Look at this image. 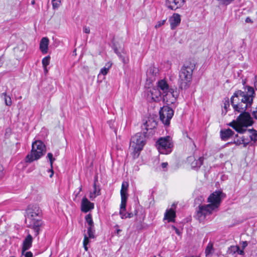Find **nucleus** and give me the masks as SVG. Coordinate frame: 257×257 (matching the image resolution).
<instances>
[{
    "instance_id": "obj_6",
    "label": "nucleus",
    "mask_w": 257,
    "mask_h": 257,
    "mask_svg": "<svg viewBox=\"0 0 257 257\" xmlns=\"http://www.w3.org/2000/svg\"><path fill=\"white\" fill-rule=\"evenodd\" d=\"M157 89L162 94V97L164 101L166 100L168 102V98H170V97H172V99L170 102L173 103L176 100L177 97V92H175L173 88L169 87L166 80L164 79L159 80L157 83Z\"/></svg>"
},
{
    "instance_id": "obj_38",
    "label": "nucleus",
    "mask_w": 257,
    "mask_h": 257,
    "mask_svg": "<svg viewBox=\"0 0 257 257\" xmlns=\"http://www.w3.org/2000/svg\"><path fill=\"white\" fill-rule=\"evenodd\" d=\"M126 202L127 201H121V204H120V210H123V211H125Z\"/></svg>"
},
{
    "instance_id": "obj_53",
    "label": "nucleus",
    "mask_w": 257,
    "mask_h": 257,
    "mask_svg": "<svg viewBox=\"0 0 257 257\" xmlns=\"http://www.w3.org/2000/svg\"><path fill=\"white\" fill-rule=\"evenodd\" d=\"M133 217V214L132 213H127L126 214V218H132Z\"/></svg>"
},
{
    "instance_id": "obj_5",
    "label": "nucleus",
    "mask_w": 257,
    "mask_h": 257,
    "mask_svg": "<svg viewBox=\"0 0 257 257\" xmlns=\"http://www.w3.org/2000/svg\"><path fill=\"white\" fill-rule=\"evenodd\" d=\"M46 151V146L41 141H36L32 144L31 153L26 157V162L31 163L39 159L44 155Z\"/></svg>"
},
{
    "instance_id": "obj_13",
    "label": "nucleus",
    "mask_w": 257,
    "mask_h": 257,
    "mask_svg": "<svg viewBox=\"0 0 257 257\" xmlns=\"http://www.w3.org/2000/svg\"><path fill=\"white\" fill-rule=\"evenodd\" d=\"M147 96L149 99H151L153 101L158 102L162 97V94L160 91L155 88H152L148 91Z\"/></svg>"
},
{
    "instance_id": "obj_47",
    "label": "nucleus",
    "mask_w": 257,
    "mask_h": 257,
    "mask_svg": "<svg viewBox=\"0 0 257 257\" xmlns=\"http://www.w3.org/2000/svg\"><path fill=\"white\" fill-rule=\"evenodd\" d=\"M247 242L246 241H243L241 242L242 248L244 249L247 246Z\"/></svg>"
},
{
    "instance_id": "obj_52",
    "label": "nucleus",
    "mask_w": 257,
    "mask_h": 257,
    "mask_svg": "<svg viewBox=\"0 0 257 257\" xmlns=\"http://www.w3.org/2000/svg\"><path fill=\"white\" fill-rule=\"evenodd\" d=\"M168 165V164L167 162H164L161 164V167L163 169L166 168L167 167Z\"/></svg>"
},
{
    "instance_id": "obj_40",
    "label": "nucleus",
    "mask_w": 257,
    "mask_h": 257,
    "mask_svg": "<svg viewBox=\"0 0 257 257\" xmlns=\"http://www.w3.org/2000/svg\"><path fill=\"white\" fill-rule=\"evenodd\" d=\"M124 212H125V211H123V210H119V214L120 215L121 218L122 219L126 218V213H125Z\"/></svg>"
},
{
    "instance_id": "obj_3",
    "label": "nucleus",
    "mask_w": 257,
    "mask_h": 257,
    "mask_svg": "<svg viewBox=\"0 0 257 257\" xmlns=\"http://www.w3.org/2000/svg\"><path fill=\"white\" fill-rule=\"evenodd\" d=\"M195 67L194 61H186L183 64L179 72L178 83L181 89H187L192 78V74Z\"/></svg>"
},
{
    "instance_id": "obj_2",
    "label": "nucleus",
    "mask_w": 257,
    "mask_h": 257,
    "mask_svg": "<svg viewBox=\"0 0 257 257\" xmlns=\"http://www.w3.org/2000/svg\"><path fill=\"white\" fill-rule=\"evenodd\" d=\"M224 194L221 191H216L211 193L207 199L208 204L199 205L196 209V218L200 222L204 221L214 211L218 210Z\"/></svg>"
},
{
    "instance_id": "obj_35",
    "label": "nucleus",
    "mask_w": 257,
    "mask_h": 257,
    "mask_svg": "<svg viewBox=\"0 0 257 257\" xmlns=\"http://www.w3.org/2000/svg\"><path fill=\"white\" fill-rule=\"evenodd\" d=\"M121 201H127L128 194L127 192H123L120 191Z\"/></svg>"
},
{
    "instance_id": "obj_8",
    "label": "nucleus",
    "mask_w": 257,
    "mask_h": 257,
    "mask_svg": "<svg viewBox=\"0 0 257 257\" xmlns=\"http://www.w3.org/2000/svg\"><path fill=\"white\" fill-rule=\"evenodd\" d=\"M27 218L31 223L41 221L42 211L37 205H30L26 210Z\"/></svg>"
},
{
    "instance_id": "obj_44",
    "label": "nucleus",
    "mask_w": 257,
    "mask_h": 257,
    "mask_svg": "<svg viewBox=\"0 0 257 257\" xmlns=\"http://www.w3.org/2000/svg\"><path fill=\"white\" fill-rule=\"evenodd\" d=\"M218 1L222 2L223 4L228 5L233 0H218Z\"/></svg>"
},
{
    "instance_id": "obj_50",
    "label": "nucleus",
    "mask_w": 257,
    "mask_h": 257,
    "mask_svg": "<svg viewBox=\"0 0 257 257\" xmlns=\"http://www.w3.org/2000/svg\"><path fill=\"white\" fill-rule=\"evenodd\" d=\"M3 171H4L3 167L1 165H0V178H2L4 175Z\"/></svg>"
},
{
    "instance_id": "obj_55",
    "label": "nucleus",
    "mask_w": 257,
    "mask_h": 257,
    "mask_svg": "<svg viewBox=\"0 0 257 257\" xmlns=\"http://www.w3.org/2000/svg\"><path fill=\"white\" fill-rule=\"evenodd\" d=\"M193 159H194V157H193L190 156V157L188 158V161H189V162L192 161Z\"/></svg>"
},
{
    "instance_id": "obj_10",
    "label": "nucleus",
    "mask_w": 257,
    "mask_h": 257,
    "mask_svg": "<svg viewBox=\"0 0 257 257\" xmlns=\"http://www.w3.org/2000/svg\"><path fill=\"white\" fill-rule=\"evenodd\" d=\"M157 126V121L153 117H149L142 126L143 134L147 137L153 135L154 133V130Z\"/></svg>"
},
{
    "instance_id": "obj_57",
    "label": "nucleus",
    "mask_w": 257,
    "mask_h": 257,
    "mask_svg": "<svg viewBox=\"0 0 257 257\" xmlns=\"http://www.w3.org/2000/svg\"><path fill=\"white\" fill-rule=\"evenodd\" d=\"M83 247L84 248V249L86 250V251H87L88 250V247H87V244H85V245H83Z\"/></svg>"
},
{
    "instance_id": "obj_21",
    "label": "nucleus",
    "mask_w": 257,
    "mask_h": 257,
    "mask_svg": "<svg viewBox=\"0 0 257 257\" xmlns=\"http://www.w3.org/2000/svg\"><path fill=\"white\" fill-rule=\"evenodd\" d=\"M228 125L239 133L243 134L245 131H246V128L240 127L237 120L236 121H233L230 122Z\"/></svg>"
},
{
    "instance_id": "obj_17",
    "label": "nucleus",
    "mask_w": 257,
    "mask_h": 257,
    "mask_svg": "<svg viewBox=\"0 0 257 257\" xmlns=\"http://www.w3.org/2000/svg\"><path fill=\"white\" fill-rule=\"evenodd\" d=\"M170 26L172 30L175 29L180 23V15L175 13L169 19Z\"/></svg>"
},
{
    "instance_id": "obj_54",
    "label": "nucleus",
    "mask_w": 257,
    "mask_h": 257,
    "mask_svg": "<svg viewBox=\"0 0 257 257\" xmlns=\"http://www.w3.org/2000/svg\"><path fill=\"white\" fill-rule=\"evenodd\" d=\"M251 22V20L249 17H247L246 18L245 22L248 23V22Z\"/></svg>"
},
{
    "instance_id": "obj_15",
    "label": "nucleus",
    "mask_w": 257,
    "mask_h": 257,
    "mask_svg": "<svg viewBox=\"0 0 257 257\" xmlns=\"http://www.w3.org/2000/svg\"><path fill=\"white\" fill-rule=\"evenodd\" d=\"M94 205L90 202L86 197L83 198L81 204V210L82 212L86 213L94 208Z\"/></svg>"
},
{
    "instance_id": "obj_1",
    "label": "nucleus",
    "mask_w": 257,
    "mask_h": 257,
    "mask_svg": "<svg viewBox=\"0 0 257 257\" xmlns=\"http://www.w3.org/2000/svg\"><path fill=\"white\" fill-rule=\"evenodd\" d=\"M244 88V91H236L231 97V104L235 111H244L252 104L255 96L254 89L249 86H246Z\"/></svg>"
},
{
    "instance_id": "obj_4",
    "label": "nucleus",
    "mask_w": 257,
    "mask_h": 257,
    "mask_svg": "<svg viewBox=\"0 0 257 257\" xmlns=\"http://www.w3.org/2000/svg\"><path fill=\"white\" fill-rule=\"evenodd\" d=\"M146 137L147 136L143 133H138L131 138L130 150L132 152L131 154L134 159L139 157L140 152L146 144Z\"/></svg>"
},
{
    "instance_id": "obj_46",
    "label": "nucleus",
    "mask_w": 257,
    "mask_h": 257,
    "mask_svg": "<svg viewBox=\"0 0 257 257\" xmlns=\"http://www.w3.org/2000/svg\"><path fill=\"white\" fill-rule=\"evenodd\" d=\"M111 65H112V63L109 62L106 63L103 67L106 68L107 69H108L109 70V69L111 68Z\"/></svg>"
},
{
    "instance_id": "obj_16",
    "label": "nucleus",
    "mask_w": 257,
    "mask_h": 257,
    "mask_svg": "<svg viewBox=\"0 0 257 257\" xmlns=\"http://www.w3.org/2000/svg\"><path fill=\"white\" fill-rule=\"evenodd\" d=\"M33 237L32 236L29 234L23 242L22 248V254H24L25 252L30 249L32 246Z\"/></svg>"
},
{
    "instance_id": "obj_49",
    "label": "nucleus",
    "mask_w": 257,
    "mask_h": 257,
    "mask_svg": "<svg viewBox=\"0 0 257 257\" xmlns=\"http://www.w3.org/2000/svg\"><path fill=\"white\" fill-rule=\"evenodd\" d=\"M237 253L240 255H244V252L243 249L242 248V249H240V247H239V249L237 251Z\"/></svg>"
},
{
    "instance_id": "obj_48",
    "label": "nucleus",
    "mask_w": 257,
    "mask_h": 257,
    "mask_svg": "<svg viewBox=\"0 0 257 257\" xmlns=\"http://www.w3.org/2000/svg\"><path fill=\"white\" fill-rule=\"evenodd\" d=\"M25 255V257H33V253L31 251L26 252Z\"/></svg>"
},
{
    "instance_id": "obj_37",
    "label": "nucleus",
    "mask_w": 257,
    "mask_h": 257,
    "mask_svg": "<svg viewBox=\"0 0 257 257\" xmlns=\"http://www.w3.org/2000/svg\"><path fill=\"white\" fill-rule=\"evenodd\" d=\"M118 56L124 64L127 63L128 60L127 58H125L124 55H122L121 53H119V54H118Z\"/></svg>"
},
{
    "instance_id": "obj_20",
    "label": "nucleus",
    "mask_w": 257,
    "mask_h": 257,
    "mask_svg": "<svg viewBox=\"0 0 257 257\" xmlns=\"http://www.w3.org/2000/svg\"><path fill=\"white\" fill-rule=\"evenodd\" d=\"M159 70L154 66H150L147 71V75L149 79L153 80L158 73Z\"/></svg>"
},
{
    "instance_id": "obj_56",
    "label": "nucleus",
    "mask_w": 257,
    "mask_h": 257,
    "mask_svg": "<svg viewBox=\"0 0 257 257\" xmlns=\"http://www.w3.org/2000/svg\"><path fill=\"white\" fill-rule=\"evenodd\" d=\"M43 68H44V72L45 74H46L48 72V70H47V67H43Z\"/></svg>"
},
{
    "instance_id": "obj_42",
    "label": "nucleus",
    "mask_w": 257,
    "mask_h": 257,
    "mask_svg": "<svg viewBox=\"0 0 257 257\" xmlns=\"http://www.w3.org/2000/svg\"><path fill=\"white\" fill-rule=\"evenodd\" d=\"M229 106V102L228 100L225 101L224 103L223 108L225 109V113L227 112V108Z\"/></svg>"
},
{
    "instance_id": "obj_22",
    "label": "nucleus",
    "mask_w": 257,
    "mask_h": 257,
    "mask_svg": "<svg viewBox=\"0 0 257 257\" xmlns=\"http://www.w3.org/2000/svg\"><path fill=\"white\" fill-rule=\"evenodd\" d=\"M93 190L92 192L90 193V198H94L97 196H98L100 195V189L99 187H97L96 182H94L93 184Z\"/></svg>"
},
{
    "instance_id": "obj_64",
    "label": "nucleus",
    "mask_w": 257,
    "mask_h": 257,
    "mask_svg": "<svg viewBox=\"0 0 257 257\" xmlns=\"http://www.w3.org/2000/svg\"><path fill=\"white\" fill-rule=\"evenodd\" d=\"M35 0H33V1L31 2V4H32V5H35Z\"/></svg>"
},
{
    "instance_id": "obj_26",
    "label": "nucleus",
    "mask_w": 257,
    "mask_h": 257,
    "mask_svg": "<svg viewBox=\"0 0 257 257\" xmlns=\"http://www.w3.org/2000/svg\"><path fill=\"white\" fill-rule=\"evenodd\" d=\"M47 158L49 159V160L50 161V166H51V169L49 171L51 172V174L50 175V177H52L53 176V174H54L52 168H53V162L55 160V159L53 158V155L51 153H49L47 154Z\"/></svg>"
},
{
    "instance_id": "obj_28",
    "label": "nucleus",
    "mask_w": 257,
    "mask_h": 257,
    "mask_svg": "<svg viewBox=\"0 0 257 257\" xmlns=\"http://www.w3.org/2000/svg\"><path fill=\"white\" fill-rule=\"evenodd\" d=\"M86 222L89 225V227H94V223L92 220V215L90 214H88L85 216Z\"/></svg>"
},
{
    "instance_id": "obj_30",
    "label": "nucleus",
    "mask_w": 257,
    "mask_h": 257,
    "mask_svg": "<svg viewBox=\"0 0 257 257\" xmlns=\"http://www.w3.org/2000/svg\"><path fill=\"white\" fill-rule=\"evenodd\" d=\"M213 251V245L212 244L209 243L205 249V254L206 256H209L212 253Z\"/></svg>"
},
{
    "instance_id": "obj_33",
    "label": "nucleus",
    "mask_w": 257,
    "mask_h": 257,
    "mask_svg": "<svg viewBox=\"0 0 257 257\" xmlns=\"http://www.w3.org/2000/svg\"><path fill=\"white\" fill-rule=\"evenodd\" d=\"M52 4L54 9H57L61 4V0H52Z\"/></svg>"
},
{
    "instance_id": "obj_32",
    "label": "nucleus",
    "mask_w": 257,
    "mask_h": 257,
    "mask_svg": "<svg viewBox=\"0 0 257 257\" xmlns=\"http://www.w3.org/2000/svg\"><path fill=\"white\" fill-rule=\"evenodd\" d=\"M251 141H253L257 145V131H253L250 135Z\"/></svg>"
},
{
    "instance_id": "obj_41",
    "label": "nucleus",
    "mask_w": 257,
    "mask_h": 257,
    "mask_svg": "<svg viewBox=\"0 0 257 257\" xmlns=\"http://www.w3.org/2000/svg\"><path fill=\"white\" fill-rule=\"evenodd\" d=\"M165 22H166V20H163V21L158 22L157 24L156 25L155 27L156 28L160 27L161 26H162V25H163L165 24Z\"/></svg>"
},
{
    "instance_id": "obj_14",
    "label": "nucleus",
    "mask_w": 257,
    "mask_h": 257,
    "mask_svg": "<svg viewBox=\"0 0 257 257\" xmlns=\"http://www.w3.org/2000/svg\"><path fill=\"white\" fill-rule=\"evenodd\" d=\"M186 0H166V6L172 10H176L181 7Z\"/></svg>"
},
{
    "instance_id": "obj_58",
    "label": "nucleus",
    "mask_w": 257,
    "mask_h": 257,
    "mask_svg": "<svg viewBox=\"0 0 257 257\" xmlns=\"http://www.w3.org/2000/svg\"><path fill=\"white\" fill-rule=\"evenodd\" d=\"M79 193H80V192H79V191H78V192H77V193H76V192L75 191V192H74V194H75V197H77L78 196V195H79Z\"/></svg>"
},
{
    "instance_id": "obj_27",
    "label": "nucleus",
    "mask_w": 257,
    "mask_h": 257,
    "mask_svg": "<svg viewBox=\"0 0 257 257\" xmlns=\"http://www.w3.org/2000/svg\"><path fill=\"white\" fill-rule=\"evenodd\" d=\"M239 249V246L238 245H231L227 250V253L232 255L237 253V250Z\"/></svg>"
},
{
    "instance_id": "obj_45",
    "label": "nucleus",
    "mask_w": 257,
    "mask_h": 257,
    "mask_svg": "<svg viewBox=\"0 0 257 257\" xmlns=\"http://www.w3.org/2000/svg\"><path fill=\"white\" fill-rule=\"evenodd\" d=\"M83 32L86 34L90 33V29L88 27L85 26L83 27Z\"/></svg>"
},
{
    "instance_id": "obj_34",
    "label": "nucleus",
    "mask_w": 257,
    "mask_h": 257,
    "mask_svg": "<svg viewBox=\"0 0 257 257\" xmlns=\"http://www.w3.org/2000/svg\"><path fill=\"white\" fill-rule=\"evenodd\" d=\"M128 187V183L127 182H123L121 184L120 191H122L123 192H127Z\"/></svg>"
},
{
    "instance_id": "obj_59",
    "label": "nucleus",
    "mask_w": 257,
    "mask_h": 257,
    "mask_svg": "<svg viewBox=\"0 0 257 257\" xmlns=\"http://www.w3.org/2000/svg\"><path fill=\"white\" fill-rule=\"evenodd\" d=\"M255 79H256V81L254 83V86H255L256 89H257V76L255 77Z\"/></svg>"
},
{
    "instance_id": "obj_43",
    "label": "nucleus",
    "mask_w": 257,
    "mask_h": 257,
    "mask_svg": "<svg viewBox=\"0 0 257 257\" xmlns=\"http://www.w3.org/2000/svg\"><path fill=\"white\" fill-rule=\"evenodd\" d=\"M252 115L255 119H257V107L252 111Z\"/></svg>"
},
{
    "instance_id": "obj_9",
    "label": "nucleus",
    "mask_w": 257,
    "mask_h": 257,
    "mask_svg": "<svg viewBox=\"0 0 257 257\" xmlns=\"http://www.w3.org/2000/svg\"><path fill=\"white\" fill-rule=\"evenodd\" d=\"M160 120L166 125L170 124V120L174 115V110L169 106H164L159 111Z\"/></svg>"
},
{
    "instance_id": "obj_25",
    "label": "nucleus",
    "mask_w": 257,
    "mask_h": 257,
    "mask_svg": "<svg viewBox=\"0 0 257 257\" xmlns=\"http://www.w3.org/2000/svg\"><path fill=\"white\" fill-rule=\"evenodd\" d=\"M31 225L33 226V228L35 232V235H37L39 233L40 227L42 225L41 221L31 223Z\"/></svg>"
},
{
    "instance_id": "obj_18",
    "label": "nucleus",
    "mask_w": 257,
    "mask_h": 257,
    "mask_svg": "<svg viewBox=\"0 0 257 257\" xmlns=\"http://www.w3.org/2000/svg\"><path fill=\"white\" fill-rule=\"evenodd\" d=\"M49 40L47 37H43L40 41V50L43 54L47 53Z\"/></svg>"
},
{
    "instance_id": "obj_51",
    "label": "nucleus",
    "mask_w": 257,
    "mask_h": 257,
    "mask_svg": "<svg viewBox=\"0 0 257 257\" xmlns=\"http://www.w3.org/2000/svg\"><path fill=\"white\" fill-rule=\"evenodd\" d=\"M172 227L175 230L176 233L178 234V235H180V232L179 231V230L176 228L175 226L173 225L172 226Z\"/></svg>"
},
{
    "instance_id": "obj_39",
    "label": "nucleus",
    "mask_w": 257,
    "mask_h": 257,
    "mask_svg": "<svg viewBox=\"0 0 257 257\" xmlns=\"http://www.w3.org/2000/svg\"><path fill=\"white\" fill-rule=\"evenodd\" d=\"M89 237H88L86 234H84V239H83V244L85 245V244H88L89 242Z\"/></svg>"
},
{
    "instance_id": "obj_36",
    "label": "nucleus",
    "mask_w": 257,
    "mask_h": 257,
    "mask_svg": "<svg viewBox=\"0 0 257 257\" xmlns=\"http://www.w3.org/2000/svg\"><path fill=\"white\" fill-rule=\"evenodd\" d=\"M108 71L109 70L108 69H107L106 68L103 67L100 69L99 73L98 74V76H99L100 75L105 76L108 73Z\"/></svg>"
},
{
    "instance_id": "obj_61",
    "label": "nucleus",
    "mask_w": 257,
    "mask_h": 257,
    "mask_svg": "<svg viewBox=\"0 0 257 257\" xmlns=\"http://www.w3.org/2000/svg\"><path fill=\"white\" fill-rule=\"evenodd\" d=\"M120 231H121V230H120V229H117V230H116V233H117V234H119V232H120Z\"/></svg>"
},
{
    "instance_id": "obj_29",
    "label": "nucleus",
    "mask_w": 257,
    "mask_h": 257,
    "mask_svg": "<svg viewBox=\"0 0 257 257\" xmlns=\"http://www.w3.org/2000/svg\"><path fill=\"white\" fill-rule=\"evenodd\" d=\"M94 232L95 230L94 227H88L87 228L88 237H89V238H94L95 237Z\"/></svg>"
},
{
    "instance_id": "obj_31",
    "label": "nucleus",
    "mask_w": 257,
    "mask_h": 257,
    "mask_svg": "<svg viewBox=\"0 0 257 257\" xmlns=\"http://www.w3.org/2000/svg\"><path fill=\"white\" fill-rule=\"evenodd\" d=\"M50 56H47L44 57L42 61L43 67H47L50 63Z\"/></svg>"
},
{
    "instance_id": "obj_63",
    "label": "nucleus",
    "mask_w": 257,
    "mask_h": 257,
    "mask_svg": "<svg viewBox=\"0 0 257 257\" xmlns=\"http://www.w3.org/2000/svg\"><path fill=\"white\" fill-rule=\"evenodd\" d=\"M114 52H115V53L117 55H118V54H119V53H119V52H118L117 51V50H116V49H115V50H114Z\"/></svg>"
},
{
    "instance_id": "obj_24",
    "label": "nucleus",
    "mask_w": 257,
    "mask_h": 257,
    "mask_svg": "<svg viewBox=\"0 0 257 257\" xmlns=\"http://www.w3.org/2000/svg\"><path fill=\"white\" fill-rule=\"evenodd\" d=\"M1 97L5 101V103L7 106H10L12 104V101L11 97L7 95L6 92H4L2 94Z\"/></svg>"
},
{
    "instance_id": "obj_7",
    "label": "nucleus",
    "mask_w": 257,
    "mask_h": 257,
    "mask_svg": "<svg viewBox=\"0 0 257 257\" xmlns=\"http://www.w3.org/2000/svg\"><path fill=\"white\" fill-rule=\"evenodd\" d=\"M156 145L160 153L168 154L172 151L173 143L170 136H166L159 138L156 142Z\"/></svg>"
},
{
    "instance_id": "obj_11",
    "label": "nucleus",
    "mask_w": 257,
    "mask_h": 257,
    "mask_svg": "<svg viewBox=\"0 0 257 257\" xmlns=\"http://www.w3.org/2000/svg\"><path fill=\"white\" fill-rule=\"evenodd\" d=\"M241 114L238 116L237 121L240 127H245L250 126L253 123V119L248 112H240Z\"/></svg>"
},
{
    "instance_id": "obj_23",
    "label": "nucleus",
    "mask_w": 257,
    "mask_h": 257,
    "mask_svg": "<svg viewBox=\"0 0 257 257\" xmlns=\"http://www.w3.org/2000/svg\"><path fill=\"white\" fill-rule=\"evenodd\" d=\"M203 158L199 157L197 160H194L191 163V166L192 168H198L203 164Z\"/></svg>"
},
{
    "instance_id": "obj_60",
    "label": "nucleus",
    "mask_w": 257,
    "mask_h": 257,
    "mask_svg": "<svg viewBox=\"0 0 257 257\" xmlns=\"http://www.w3.org/2000/svg\"><path fill=\"white\" fill-rule=\"evenodd\" d=\"M3 63V62L2 61L1 58H0V67L2 66Z\"/></svg>"
},
{
    "instance_id": "obj_62",
    "label": "nucleus",
    "mask_w": 257,
    "mask_h": 257,
    "mask_svg": "<svg viewBox=\"0 0 257 257\" xmlns=\"http://www.w3.org/2000/svg\"><path fill=\"white\" fill-rule=\"evenodd\" d=\"M114 52H115V53L117 55H118V54H119V53H119V52H118L117 51V50H116V49H115V50H114Z\"/></svg>"
},
{
    "instance_id": "obj_12",
    "label": "nucleus",
    "mask_w": 257,
    "mask_h": 257,
    "mask_svg": "<svg viewBox=\"0 0 257 257\" xmlns=\"http://www.w3.org/2000/svg\"><path fill=\"white\" fill-rule=\"evenodd\" d=\"M176 207V204L175 203H173L170 209H168L166 210L164 217V220H167L168 222H175V218L176 217L175 211Z\"/></svg>"
},
{
    "instance_id": "obj_19",
    "label": "nucleus",
    "mask_w": 257,
    "mask_h": 257,
    "mask_svg": "<svg viewBox=\"0 0 257 257\" xmlns=\"http://www.w3.org/2000/svg\"><path fill=\"white\" fill-rule=\"evenodd\" d=\"M220 134L222 140L226 141L233 135L234 132L231 129L228 128L221 130Z\"/></svg>"
}]
</instances>
